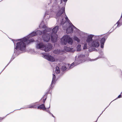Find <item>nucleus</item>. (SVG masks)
<instances>
[{"mask_svg":"<svg viewBox=\"0 0 122 122\" xmlns=\"http://www.w3.org/2000/svg\"><path fill=\"white\" fill-rule=\"evenodd\" d=\"M50 106H49V107H47L46 108L47 109H49L50 108Z\"/></svg>","mask_w":122,"mask_h":122,"instance_id":"obj_36","label":"nucleus"},{"mask_svg":"<svg viewBox=\"0 0 122 122\" xmlns=\"http://www.w3.org/2000/svg\"><path fill=\"white\" fill-rule=\"evenodd\" d=\"M44 44L42 42H40L36 44V47L37 49H40L43 50L44 49Z\"/></svg>","mask_w":122,"mask_h":122,"instance_id":"obj_10","label":"nucleus"},{"mask_svg":"<svg viewBox=\"0 0 122 122\" xmlns=\"http://www.w3.org/2000/svg\"><path fill=\"white\" fill-rule=\"evenodd\" d=\"M67 69V68L66 66H62L61 68V70L62 71H65Z\"/></svg>","mask_w":122,"mask_h":122,"instance_id":"obj_24","label":"nucleus"},{"mask_svg":"<svg viewBox=\"0 0 122 122\" xmlns=\"http://www.w3.org/2000/svg\"><path fill=\"white\" fill-rule=\"evenodd\" d=\"M52 47V45L50 43H48L44 46L43 51L45 52H48L51 50Z\"/></svg>","mask_w":122,"mask_h":122,"instance_id":"obj_9","label":"nucleus"},{"mask_svg":"<svg viewBox=\"0 0 122 122\" xmlns=\"http://www.w3.org/2000/svg\"><path fill=\"white\" fill-rule=\"evenodd\" d=\"M53 9L54 8H55V7H54V6H53Z\"/></svg>","mask_w":122,"mask_h":122,"instance_id":"obj_37","label":"nucleus"},{"mask_svg":"<svg viewBox=\"0 0 122 122\" xmlns=\"http://www.w3.org/2000/svg\"><path fill=\"white\" fill-rule=\"evenodd\" d=\"M87 45L86 44H84V45L83 49H84L85 50L87 49Z\"/></svg>","mask_w":122,"mask_h":122,"instance_id":"obj_28","label":"nucleus"},{"mask_svg":"<svg viewBox=\"0 0 122 122\" xmlns=\"http://www.w3.org/2000/svg\"><path fill=\"white\" fill-rule=\"evenodd\" d=\"M47 29L46 30L45 33L42 35L43 40L44 41L48 42L50 39L51 41L53 42H56L58 36L57 35L51 34L50 32L51 31L52 28H49L48 27Z\"/></svg>","mask_w":122,"mask_h":122,"instance_id":"obj_3","label":"nucleus"},{"mask_svg":"<svg viewBox=\"0 0 122 122\" xmlns=\"http://www.w3.org/2000/svg\"><path fill=\"white\" fill-rule=\"evenodd\" d=\"M63 28L64 30H66V32L67 33H72L73 32V30L74 29L76 31L78 32L79 34H83V32H81L79 29L75 27L74 26H72L71 24H69L67 25H65V23L63 25Z\"/></svg>","mask_w":122,"mask_h":122,"instance_id":"obj_4","label":"nucleus"},{"mask_svg":"<svg viewBox=\"0 0 122 122\" xmlns=\"http://www.w3.org/2000/svg\"><path fill=\"white\" fill-rule=\"evenodd\" d=\"M51 114L53 117L55 118V117L52 113L51 114Z\"/></svg>","mask_w":122,"mask_h":122,"instance_id":"obj_34","label":"nucleus"},{"mask_svg":"<svg viewBox=\"0 0 122 122\" xmlns=\"http://www.w3.org/2000/svg\"><path fill=\"white\" fill-rule=\"evenodd\" d=\"M102 35H99L96 36H95V38L97 40H99V39H100V37Z\"/></svg>","mask_w":122,"mask_h":122,"instance_id":"obj_26","label":"nucleus"},{"mask_svg":"<svg viewBox=\"0 0 122 122\" xmlns=\"http://www.w3.org/2000/svg\"><path fill=\"white\" fill-rule=\"evenodd\" d=\"M5 68H4L3 69V70L2 71V72H3V71L5 69Z\"/></svg>","mask_w":122,"mask_h":122,"instance_id":"obj_35","label":"nucleus"},{"mask_svg":"<svg viewBox=\"0 0 122 122\" xmlns=\"http://www.w3.org/2000/svg\"><path fill=\"white\" fill-rule=\"evenodd\" d=\"M95 49V50H96V51H97V49Z\"/></svg>","mask_w":122,"mask_h":122,"instance_id":"obj_39","label":"nucleus"},{"mask_svg":"<svg viewBox=\"0 0 122 122\" xmlns=\"http://www.w3.org/2000/svg\"><path fill=\"white\" fill-rule=\"evenodd\" d=\"M99 46L100 44L97 40H94L92 41L91 46L97 48Z\"/></svg>","mask_w":122,"mask_h":122,"instance_id":"obj_12","label":"nucleus"},{"mask_svg":"<svg viewBox=\"0 0 122 122\" xmlns=\"http://www.w3.org/2000/svg\"><path fill=\"white\" fill-rule=\"evenodd\" d=\"M59 28L58 26L57 25L54 27L53 29H52L51 31H52V32L51 33V34H54L57 35L56 33L57 32V30Z\"/></svg>","mask_w":122,"mask_h":122,"instance_id":"obj_18","label":"nucleus"},{"mask_svg":"<svg viewBox=\"0 0 122 122\" xmlns=\"http://www.w3.org/2000/svg\"><path fill=\"white\" fill-rule=\"evenodd\" d=\"M73 42L72 39L68 35L64 36L61 39V43L62 45H65L68 43L72 45Z\"/></svg>","mask_w":122,"mask_h":122,"instance_id":"obj_7","label":"nucleus"},{"mask_svg":"<svg viewBox=\"0 0 122 122\" xmlns=\"http://www.w3.org/2000/svg\"><path fill=\"white\" fill-rule=\"evenodd\" d=\"M47 27L46 25H44L42 27L44 29V30L42 31L37 30L35 31H34L26 36L22 38L17 40L12 39V41L13 42L14 45H15V44L17 45L18 44L19 45L20 49L25 52L26 51V43L27 44H29L30 42L34 41V40L33 39H29V38L36 35H42V36L45 32V31L47 29Z\"/></svg>","mask_w":122,"mask_h":122,"instance_id":"obj_1","label":"nucleus"},{"mask_svg":"<svg viewBox=\"0 0 122 122\" xmlns=\"http://www.w3.org/2000/svg\"><path fill=\"white\" fill-rule=\"evenodd\" d=\"M53 53L57 54L62 55L64 54V52L63 51L61 50L60 49H57L54 51Z\"/></svg>","mask_w":122,"mask_h":122,"instance_id":"obj_17","label":"nucleus"},{"mask_svg":"<svg viewBox=\"0 0 122 122\" xmlns=\"http://www.w3.org/2000/svg\"><path fill=\"white\" fill-rule=\"evenodd\" d=\"M37 108L38 109L40 110L42 109L43 110H46V109L44 104H42L38 106Z\"/></svg>","mask_w":122,"mask_h":122,"instance_id":"obj_19","label":"nucleus"},{"mask_svg":"<svg viewBox=\"0 0 122 122\" xmlns=\"http://www.w3.org/2000/svg\"><path fill=\"white\" fill-rule=\"evenodd\" d=\"M2 72V71H1V72L0 73V74Z\"/></svg>","mask_w":122,"mask_h":122,"instance_id":"obj_38","label":"nucleus"},{"mask_svg":"<svg viewBox=\"0 0 122 122\" xmlns=\"http://www.w3.org/2000/svg\"><path fill=\"white\" fill-rule=\"evenodd\" d=\"M108 37V36L106 35L101 38L100 40H100V46L101 48H103L104 43Z\"/></svg>","mask_w":122,"mask_h":122,"instance_id":"obj_8","label":"nucleus"},{"mask_svg":"<svg viewBox=\"0 0 122 122\" xmlns=\"http://www.w3.org/2000/svg\"><path fill=\"white\" fill-rule=\"evenodd\" d=\"M14 112V111H13V112H10V113H12V112Z\"/></svg>","mask_w":122,"mask_h":122,"instance_id":"obj_41","label":"nucleus"},{"mask_svg":"<svg viewBox=\"0 0 122 122\" xmlns=\"http://www.w3.org/2000/svg\"><path fill=\"white\" fill-rule=\"evenodd\" d=\"M116 24H117V25L115 29L117 27H119L122 25V13L120 19L118 21L115 25Z\"/></svg>","mask_w":122,"mask_h":122,"instance_id":"obj_16","label":"nucleus"},{"mask_svg":"<svg viewBox=\"0 0 122 122\" xmlns=\"http://www.w3.org/2000/svg\"><path fill=\"white\" fill-rule=\"evenodd\" d=\"M21 109V108H20V109H19L18 110H20V109Z\"/></svg>","mask_w":122,"mask_h":122,"instance_id":"obj_40","label":"nucleus"},{"mask_svg":"<svg viewBox=\"0 0 122 122\" xmlns=\"http://www.w3.org/2000/svg\"><path fill=\"white\" fill-rule=\"evenodd\" d=\"M56 80V76L55 75L53 74V78L52 81V84H55Z\"/></svg>","mask_w":122,"mask_h":122,"instance_id":"obj_20","label":"nucleus"},{"mask_svg":"<svg viewBox=\"0 0 122 122\" xmlns=\"http://www.w3.org/2000/svg\"><path fill=\"white\" fill-rule=\"evenodd\" d=\"M51 13L50 10H46L45 13L44 18L46 20H47L50 18L49 15Z\"/></svg>","mask_w":122,"mask_h":122,"instance_id":"obj_14","label":"nucleus"},{"mask_svg":"<svg viewBox=\"0 0 122 122\" xmlns=\"http://www.w3.org/2000/svg\"><path fill=\"white\" fill-rule=\"evenodd\" d=\"M47 98V97H46L45 98V99H43V102L44 103L45 102V101L46 100Z\"/></svg>","mask_w":122,"mask_h":122,"instance_id":"obj_31","label":"nucleus"},{"mask_svg":"<svg viewBox=\"0 0 122 122\" xmlns=\"http://www.w3.org/2000/svg\"><path fill=\"white\" fill-rule=\"evenodd\" d=\"M37 102H36L31 103L27 106V107L26 108H36L39 105L38 104H37Z\"/></svg>","mask_w":122,"mask_h":122,"instance_id":"obj_13","label":"nucleus"},{"mask_svg":"<svg viewBox=\"0 0 122 122\" xmlns=\"http://www.w3.org/2000/svg\"><path fill=\"white\" fill-rule=\"evenodd\" d=\"M56 9H58V11L57 13L56 17L57 20V24H57H59L58 23H59V24L61 25H62L63 24H64L65 23L66 24V23H65V22H64L63 20V19L65 16V18L67 22L68 25L71 24L72 26L74 27V25L69 20L68 17L66 15L65 13V7L63 6L60 9L59 6L58 5H56Z\"/></svg>","mask_w":122,"mask_h":122,"instance_id":"obj_2","label":"nucleus"},{"mask_svg":"<svg viewBox=\"0 0 122 122\" xmlns=\"http://www.w3.org/2000/svg\"><path fill=\"white\" fill-rule=\"evenodd\" d=\"M96 60V59H91L90 61H95Z\"/></svg>","mask_w":122,"mask_h":122,"instance_id":"obj_33","label":"nucleus"},{"mask_svg":"<svg viewBox=\"0 0 122 122\" xmlns=\"http://www.w3.org/2000/svg\"><path fill=\"white\" fill-rule=\"evenodd\" d=\"M81 46L80 45H78L76 47L77 50V51H80L81 50Z\"/></svg>","mask_w":122,"mask_h":122,"instance_id":"obj_23","label":"nucleus"},{"mask_svg":"<svg viewBox=\"0 0 122 122\" xmlns=\"http://www.w3.org/2000/svg\"><path fill=\"white\" fill-rule=\"evenodd\" d=\"M94 36V35L90 34L88 35L86 40V41L88 43H89L90 42L92 41V37Z\"/></svg>","mask_w":122,"mask_h":122,"instance_id":"obj_15","label":"nucleus"},{"mask_svg":"<svg viewBox=\"0 0 122 122\" xmlns=\"http://www.w3.org/2000/svg\"><path fill=\"white\" fill-rule=\"evenodd\" d=\"M64 49L66 51H71V48L70 47H65Z\"/></svg>","mask_w":122,"mask_h":122,"instance_id":"obj_25","label":"nucleus"},{"mask_svg":"<svg viewBox=\"0 0 122 122\" xmlns=\"http://www.w3.org/2000/svg\"><path fill=\"white\" fill-rule=\"evenodd\" d=\"M122 97V94H120L117 97L116 99H115V100H115L117 99L118 98H121V97Z\"/></svg>","mask_w":122,"mask_h":122,"instance_id":"obj_29","label":"nucleus"},{"mask_svg":"<svg viewBox=\"0 0 122 122\" xmlns=\"http://www.w3.org/2000/svg\"><path fill=\"white\" fill-rule=\"evenodd\" d=\"M85 56V55L84 54L79 55L77 59L76 60L75 62L72 63L69 66V69H71L75 66L85 62V59L84 57Z\"/></svg>","mask_w":122,"mask_h":122,"instance_id":"obj_6","label":"nucleus"},{"mask_svg":"<svg viewBox=\"0 0 122 122\" xmlns=\"http://www.w3.org/2000/svg\"><path fill=\"white\" fill-rule=\"evenodd\" d=\"M16 44V45H15L14 48V52L13 53L12 57L9 63L7 65L5 66V68L11 62V61L17 56L19 55L21 53L24 52H25L21 50L20 49L19 45L18 44L17 45Z\"/></svg>","mask_w":122,"mask_h":122,"instance_id":"obj_5","label":"nucleus"},{"mask_svg":"<svg viewBox=\"0 0 122 122\" xmlns=\"http://www.w3.org/2000/svg\"><path fill=\"white\" fill-rule=\"evenodd\" d=\"M68 0H61V3H62V1H63L64 2V6H65L66 5V3Z\"/></svg>","mask_w":122,"mask_h":122,"instance_id":"obj_27","label":"nucleus"},{"mask_svg":"<svg viewBox=\"0 0 122 122\" xmlns=\"http://www.w3.org/2000/svg\"><path fill=\"white\" fill-rule=\"evenodd\" d=\"M43 57L45 59L54 62L55 60L54 58L50 55H44Z\"/></svg>","mask_w":122,"mask_h":122,"instance_id":"obj_11","label":"nucleus"},{"mask_svg":"<svg viewBox=\"0 0 122 122\" xmlns=\"http://www.w3.org/2000/svg\"><path fill=\"white\" fill-rule=\"evenodd\" d=\"M46 111L48 113H49L50 114H51V113L50 112V111L49 110H46Z\"/></svg>","mask_w":122,"mask_h":122,"instance_id":"obj_32","label":"nucleus"},{"mask_svg":"<svg viewBox=\"0 0 122 122\" xmlns=\"http://www.w3.org/2000/svg\"><path fill=\"white\" fill-rule=\"evenodd\" d=\"M60 70L59 67L58 66H57L56 68V74H58L60 72Z\"/></svg>","mask_w":122,"mask_h":122,"instance_id":"obj_22","label":"nucleus"},{"mask_svg":"<svg viewBox=\"0 0 122 122\" xmlns=\"http://www.w3.org/2000/svg\"><path fill=\"white\" fill-rule=\"evenodd\" d=\"M52 84V83H51V84L50 86V87L49 88L50 90L52 89L53 87H52V84Z\"/></svg>","mask_w":122,"mask_h":122,"instance_id":"obj_30","label":"nucleus"},{"mask_svg":"<svg viewBox=\"0 0 122 122\" xmlns=\"http://www.w3.org/2000/svg\"><path fill=\"white\" fill-rule=\"evenodd\" d=\"M73 39L75 41H77L78 42H79L80 41V40L76 36H74Z\"/></svg>","mask_w":122,"mask_h":122,"instance_id":"obj_21","label":"nucleus"}]
</instances>
